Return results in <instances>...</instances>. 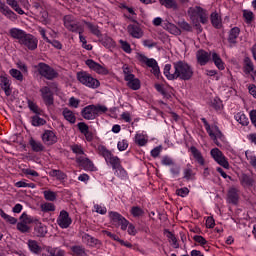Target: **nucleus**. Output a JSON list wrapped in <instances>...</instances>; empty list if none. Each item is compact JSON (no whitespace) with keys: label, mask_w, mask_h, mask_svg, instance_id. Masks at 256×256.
I'll return each mask as SVG.
<instances>
[{"label":"nucleus","mask_w":256,"mask_h":256,"mask_svg":"<svg viewBox=\"0 0 256 256\" xmlns=\"http://www.w3.org/2000/svg\"><path fill=\"white\" fill-rule=\"evenodd\" d=\"M172 65L173 67H176V74L180 81H191L193 78V67H191L189 63L179 60L177 62H173Z\"/></svg>","instance_id":"f257e3e1"},{"label":"nucleus","mask_w":256,"mask_h":256,"mask_svg":"<svg viewBox=\"0 0 256 256\" xmlns=\"http://www.w3.org/2000/svg\"><path fill=\"white\" fill-rule=\"evenodd\" d=\"M107 110V106L92 104L84 107L81 111V115L83 119L91 121L93 119H97V117H99V113H107Z\"/></svg>","instance_id":"f03ea898"},{"label":"nucleus","mask_w":256,"mask_h":256,"mask_svg":"<svg viewBox=\"0 0 256 256\" xmlns=\"http://www.w3.org/2000/svg\"><path fill=\"white\" fill-rule=\"evenodd\" d=\"M188 16L190 21H199L202 25H207L209 23V13L207 10L203 9L201 6H194L188 9Z\"/></svg>","instance_id":"7ed1b4c3"},{"label":"nucleus","mask_w":256,"mask_h":256,"mask_svg":"<svg viewBox=\"0 0 256 256\" xmlns=\"http://www.w3.org/2000/svg\"><path fill=\"white\" fill-rule=\"evenodd\" d=\"M98 154L105 158L106 163H109L112 169H121V159L117 156H113V153L107 147L99 145L97 148Z\"/></svg>","instance_id":"20e7f679"},{"label":"nucleus","mask_w":256,"mask_h":256,"mask_svg":"<svg viewBox=\"0 0 256 256\" xmlns=\"http://www.w3.org/2000/svg\"><path fill=\"white\" fill-rule=\"evenodd\" d=\"M76 77L79 83H82V85H85V87H89L90 89H97L101 85L99 80L93 78L91 74L85 71L77 72Z\"/></svg>","instance_id":"39448f33"},{"label":"nucleus","mask_w":256,"mask_h":256,"mask_svg":"<svg viewBox=\"0 0 256 256\" xmlns=\"http://www.w3.org/2000/svg\"><path fill=\"white\" fill-rule=\"evenodd\" d=\"M35 69H37L41 77H44V79H47L48 81H53V79H57L59 77V73L56 72L53 67L43 62L38 63V65L35 66Z\"/></svg>","instance_id":"423d86ee"},{"label":"nucleus","mask_w":256,"mask_h":256,"mask_svg":"<svg viewBox=\"0 0 256 256\" xmlns=\"http://www.w3.org/2000/svg\"><path fill=\"white\" fill-rule=\"evenodd\" d=\"M63 21L64 26L66 27V29H68V31H71L72 33H79V35L83 33V26H81L79 22L75 20V17L71 15H66L64 16Z\"/></svg>","instance_id":"0eeeda50"},{"label":"nucleus","mask_w":256,"mask_h":256,"mask_svg":"<svg viewBox=\"0 0 256 256\" xmlns=\"http://www.w3.org/2000/svg\"><path fill=\"white\" fill-rule=\"evenodd\" d=\"M140 63H145L147 67H150L152 69L153 75L155 77L159 78V75L161 73V70L159 69V65L157 64V60L153 58H147V56L140 54L138 57Z\"/></svg>","instance_id":"6e6552de"},{"label":"nucleus","mask_w":256,"mask_h":256,"mask_svg":"<svg viewBox=\"0 0 256 256\" xmlns=\"http://www.w3.org/2000/svg\"><path fill=\"white\" fill-rule=\"evenodd\" d=\"M211 156L221 167H224V169H229V161H227V158L223 155V152L219 150V148H214L210 152Z\"/></svg>","instance_id":"1a4fd4ad"},{"label":"nucleus","mask_w":256,"mask_h":256,"mask_svg":"<svg viewBox=\"0 0 256 256\" xmlns=\"http://www.w3.org/2000/svg\"><path fill=\"white\" fill-rule=\"evenodd\" d=\"M40 93L46 107H51V105L55 103V99L53 98V92L51 91V88H49L48 86H44L40 89Z\"/></svg>","instance_id":"9d476101"},{"label":"nucleus","mask_w":256,"mask_h":256,"mask_svg":"<svg viewBox=\"0 0 256 256\" xmlns=\"http://www.w3.org/2000/svg\"><path fill=\"white\" fill-rule=\"evenodd\" d=\"M38 43L39 40H37L35 36H33L32 34H26L20 45H24V47H27V49H29V51H35V49H37Z\"/></svg>","instance_id":"9b49d317"},{"label":"nucleus","mask_w":256,"mask_h":256,"mask_svg":"<svg viewBox=\"0 0 256 256\" xmlns=\"http://www.w3.org/2000/svg\"><path fill=\"white\" fill-rule=\"evenodd\" d=\"M110 218L113 221V223H115V225L121 226L122 231H125L127 227H129V221H127L125 217H123L121 214L117 212H110Z\"/></svg>","instance_id":"f8f14e48"},{"label":"nucleus","mask_w":256,"mask_h":256,"mask_svg":"<svg viewBox=\"0 0 256 256\" xmlns=\"http://www.w3.org/2000/svg\"><path fill=\"white\" fill-rule=\"evenodd\" d=\"M71 223H73V220H71V217H69V212L62 210L57 219V224L59 227H61V229H68Z\"/></svg>","instance_id":"ddd939ff"},{"label":"nucleus","mask_w":256,"mask_h":256,"mask_svg":"<svg viewBox=\"0 0 256 256\" xmlns=\"http://www.w3.org/2000/svg\"><path fill=\"white\" fill-rule=\"evenodd\" d=\"M197 63L201 65V67L207 65L209 61H211V52H207L203 49H200L196 53Z\"/></svg>","instance_id":"4468645a"},{"label":"nucleus","mask_w":256,"mask_h":256,"mask_svg":"<svg viewBox=\"0 0 256 256\" xmlns=\"http://www.w3.org/2000/svg\"><path fill=\"white\" fill-rule=\"evenodd\" d=\"M0 13L9 19V21H17V14H15L13 10L9 9V6H7L2 1H0Z\"/></svg>","instance_id":"2eb2a0df"},{"label":"nucleus","mask_w":256,"mask_h":256,"mask_svg":"<svg viewBox=\"0 0 256 256\" xmlns=\"http://www.w3.org/2000/svg\"><path fill=\"white\" fill-rule=\"evenodd\" d=\"M164 75L168 81H175L178 79L177 67L171 66V64H166L164 67Z\"/></svg>","instance_id":"dca6fc26"},{"label":"nucleus","mask_w":256,"mask_h":256,"mask_svg":"<svg viewBox=\"0 0 256 256\" xmlns=\"http://www.w3.org/2000/svg\"><path fill=\"white\" fill-rule=\"evenodd\" d=\"M227 202L231 205H237L239 203V189L231 187L227 193Z\"/></svg>","instance_id":"f3484780"},{"label":"nucleus","mask_w":256,"mask_h":256,"mask_svg":"<svg viewBox=\"0 0 256 256\" xmlns=\"http://www.w3.org/2000/svg\"><path fill=\"white\" fill-rule=\"evenodd\" d=\"M33 234L35 237H45L47 235V226L35 219Z\"/></svg>","instance_id":"a211bd4d"},{"label":"nucleus","mask_w":256,"mask_h":256,"mask_svg":"<svg viewBox=\"0 0 256 256\" xmlns=\"http://www.w3.org/2000/svg\"><path fill=\"white\" fill-rule=\"evenodd\" d=\"M42 141L45 145H55L57 143V135L51 130H46L42 135Z\"/></svg>","instance_id":"6ab92c4d"},{"label":"nucleus","mask_w":256,"mask_h":256,"mask_svg":"<svg viewBox=\"0 0 256 256\" xmlns=\"http://www.w3.org/2000/svg\"><path fill=\"white\" fill-rule=\"evenodd\" d=\"M82 241L86 243V245H89V247H101L100 240L87 233L82 235Z\"/></svg>","instance_id":"aec40b11"},{"label":"nucleus","mask_w":256,"mask_h":256,"mask_svg":"<svg viewBox=\"0 0 256 256\" xmlns=\"http://www.w3.org/2000/svg\"><path fill=\"white\" fill-rule=\"evenodd\" d=\"M76 163H79L85 171H95V165L89 158L78 157L76 158Z\"/></svg>","instance_id":"412c9836"},{"label":"nucleus","mask_w":256,"mask_h":256,"mask_svg":"<svg viewBox=\"0 0 256 256\" xmlns=\"http://www.w3.org/2000/svg\"><path fill=\"white\" fill-rule=\"evenodd\" d=\"M0 87L4 90L6 97H10L11 93H13L11 82H9V78L5 76H0Z\"/></svg>","instance_id":"4be33fe9"},{"label":"nucleus","mask_w":256,"mask_h":256,"mask_svg":"<svg viewBox=\"0 0 256 256\" xmlns=\"http://www.w3.org/2000/svg\"><path fill=\"white\" fill-rule=\"evenodd\" d=\"M127 30L129 35L134 37V39H141V37H143V31L138 25L130 24L128 25Z\"/></svg>","instance_id":"5701e85b"},{"label":"nucleus","mask_w":256,"mask_h":256,"mask_svg":"<svg viewBox=\"0 0 256 256\" xmlns=\"http://www.w3.org/2000/svg\"><path fill=\"white\" fill-rule=\"evenodd\" d=\"M127 87L132 89V91H139L141 89V80L139 78H135V76H128Z\"/></svg>","instance_id":"b1692460"},{"label":"nucleus","mask_w":256,"mask_h":256,"mask_svg":"<svg viewBox=\"0 0 256 256\" xmlns=\"http://www.w3.org/2000/svg\"><path fill=\"white\" fill-rule=\"evenodd\" d=\"M190 152L193 155V158L195 159V161L203 167L205 165V158H203V154H201V151H199L197 147L191 146Z\"/></svg>","instance_id":"393cba45"},{"label":"nucleus","mask_w":256,"mask_h":256,"mask_svg":"<svg viewBox=\"0 0 256 256\" xmlns=\"http://www.w3.org/2000/svg\"><path fill=\"white\" fill-rule=\"evenodd\" d=\"M9 33H10V36L13 39H17L18 40V43H21L23 41L24 37L27 34V32H25V31H23L21 29H18V28L10 29Z\"/></svg>","instance_id":"a878e982"},{"label":"nucleus","mask_w":256,"mask_h":256,"mask_svg":"<svg viewBox=\"0 0 256 256\" xmlns=\"http://www.w3.org/2000/svg\"><path fill=\"white\" fill-rule=\"evenodd\" d=\"M27 245L31 253H34V255H39V253H41V246L36 240H28Z\"/></svg>","instance_id":"bb28decb"},{"label":"nucleus","mask_w":256,"mask_h":256,"mask_svg":"<svg viewBox=\"0 0 256 256\" xmlns=\"http://www.w3.org/2000/svg\"><path fill=\"white\" fill-rule=\"evenodd\" d=\"M210 20L215 29H221V27H223V24L221 23V17L217 12H213L210 15Z\"/></svg>","instance_id":"cd10ccee"},{"label":"nucleus","mask_w":256,"mask_h":256,"mask_svg":"<svg viewBox=\"0 0 256 256\" xmlns=\"http://www.w3.org/2000/svg\"><path fill=\"white\" fill-rule=\"evenodd\" d=\"M29 145H30L32 151H34L35 153H40V151L45 150V146H43V144L41 142L35 141V139H33V138L30 139Z\"/></svg>","instance_id":"c85d7f7f"},{"label":"nucleus","mask_w":256,"mask_h":256,"mask_svg":"<svg viewBox=\"0 0 256 256\" xmlns=\"http://www.w3.org/2000/svg\"><path fill=\"white\" fill-rule=\"evenodd\" d=\"M239 33H241V29L239 27H234L230 30L228 41L229 43L235 44L237 43V37H239Z\"/></svg>","instance_id":"c756f323"},{"label":"nucleus","mask_w":256,"mask_h":256,"mask_svg":"<svg viewBox=\"0 0 256 256\" xmlns=\"http://www.w3.org/2000/svg\"><path fill=\"white\" fill-rule=\"evenodd\" d=\"M160 5H163L166 7V9H174V11H177L179 9V6L177 5L176 0H158Z\"/></svg>","instance_id":"7c9ffc66"},{"label":"nucleus","mask_w":256,"mask_h":256,"mask_svg":"<svg viewBox=\"0 0 256 256\" xmlns=\"http://www.w3.org/2000/svg\"><path fill=\"white\" fill-rule=\"evenodd\" d=\"M85 25L88 27L89 31L91 32L92 35H95L96 37L101 38V30H99V26L94 25L91 22L84 21Z\"/></svg>","instance_id":"2f4dec72"},{"label":"nucleus","mask_w":256,"mask_h":256,"mask_svg":"<svg viewBox=\"0 0 256 256\" xmlns=\"http://www.w3.org/2000/svg\"><path fill=\"white\" fill-rule=\"evenodd\" d=\"M62 115L66 121L69 123L75 124V121H77V117H75V114H73V111L69 110L68 108H65L62 112Z\"/></svg>","instance_id":"473e14b6"},{"label":"nucleus","mask_w":256,"mask_h":256,"mask_svg":"<svg viewBox=\"0 0 256 256\" xmlns=\"http://www.w3.org/2000/svg\"><path fill=\"white\" fill-rule=\"evenodd\" d=\"M70 249L72 251L73 256H87V252L85 251V247H83L81 245L72 246Z\"/></svg>","instance_id":"72a5a7b5"},{"label":"nucleus","mask_w":256,"mask_h":256,"mask_svg":"<svg viewBox=\"0 0 256 256\" xmlns=\"http://www.w3.org/2000/svg\"><path fill=\"white\" fill-rule=\"evenodd\" d=\"M235 119L243 127H247V125H249V118H247V115H245V113H243V112L237 113L235 115Z\"/></svg>","instance_id":"f704fd0d"},{"label":"nucleus","mask_w":256,"mask_h":256,"mask_svg":"<svg viewBox=\"0 0 256 256\" xmlns=\"http://www.w3.org/2000/svg\"><path fill=\"white\" fill-rule=\"evenodd\" d=\"M6 3L12 7V9H14L18 15H25V11L19 7V2H17V0H6Z\"/></svg>","instance_id":"c9c22d12"},{"label":"nucleus","mask_w":256,"mask_h":256,"mask_svg":"<svg viewBox=\"0 0 256 256\" xmlns=\"http://www.w3.org/2000/svg\"><path fill=\"white\" fill-rule=\"evenodd\" d=\"M0 217H2L6 223H10V225H17V218L9 216L3 209H0Z\"/></svg>","instance_id":"e433bc0d"},{"label":"nucleus","mask_w":256,"mask_h":256,"mask_svg":"<svg viewBox=\"0 0 256 256\" xmlns=\"http://www.w3.org/2000/svg\"><path fill=\"white\" fill-rule=\"evenodd\" d=\"M244 72L246 73V75H249V73H253L255 71V68L253 66V62L251 61V58L246 57L244 59Z\"/></svg>","instance_id":"4c0bfd02"},{"label":"nucleus","mask_w":256,"mask_h":256,"mask_svg":"<svg viewBox=\"0 0 256 256\" xmlns=\"http://www.w3.org/2000/svg\"><path fill=\"white\" fill-rule=\"evenodd\" d=\"M49 176L56 177V179H58L59 181H63L64 179L67 178V174L61 170H51L49 172Z\"/></svg>","instance_id":"58836bf2"},{"label":"nucleus","mask_w":256,"mask_h":256,"mask_svg":"<svg viewBox=\"0 0 256 256\" xmlns=\"http://www.w3.org/2000/svg\"><path fill=\"white\" fill-rule=\"evenodd\" d=\"M100 41L102 45L106 47V49H111L112 47H115V41H113V38L109 36H105Z\"/></svg>","instance_id":"ea45409f"},{"label":"nucleus","mask_w":256,"mask_h":256,"mask_svg":"<svg viewBox=\"0 0 256 256\" xmlns=\"http://www.w3.org/2000/svg\"><path fill=\"white\" fill-rule=\"evenodd\" d=\"M177 25L178 27H180V29H182V31H186L188 33H191V31H193V26H191V24H189L185 20L178 21Z\"/></svg>","instance_id":"a19ab883"},{"label":"nucleus","mask_w":256,"mask_h":256,"mask_svg":"<svg viewBox=\"0 0 256 256\" xmlns=\"http://www.w3.org/2000/svg\"><path fill=\"white\" fill-rule=\"evenodd\" d=\"M28 107H29L30 111H32V113H35L36 115H41V113H43V110L39 108L37 103H35L31 100H28Z\"/></svg>","instance_id":"79ce46f5"},{"label":"nucleus","mask_w":256,"mask_h":256,"mask_svg":"<svg viewBox=\"0 0 256 256\" xmlns=\"http://www.w3.org/2000/svg\"><path fill=\"white\" fill-rule=\"evenodd\" d=\"M40 209L43 213H49L51 211H55V204L51 202H46L44 204H41Z\"/></svg>","instance_id":"37998d69"},{"label":"nucleus","mask_w":256,"mask_h":256,"mask_svg":"<svg viewBox=\"0 0 256 256\" xmlns=\"http://www.w3.org/2000/svg\"><path fill=\"white\" fill-rule=\"evenodd\" d=\"M16 229L20 231V233H31V227L23 222H18Z\"/></svg>","instance_id":"c03bdc74"},{"label":"nucleus","mask_w":256,"mask_h":256,"mask_svg":"<svg viewBox=\"0 0 256 256\" xmlns=\"http://www.w3.org/2000/svg\"><path fill=\"white\" fill-rule=\"evenodd\" d=\"M20 222L24 223L25 225H31V223H35V219L31 218L27 213H22L20 216Z\"/></svg>","instance_id":"a18cd8bd"},{"label":"nucleus","mask_w":256,"mask_h":256,"mask_svg":"<svg viewBox=\"0 0 256 256\" xmlns=\"http://www.w3.org/2000/svg\"><path fill=\"white\" fill-rule=\"evenodd\" d=\"M184 179H186V181L195 179V173H193L191 166H188L186 169H184Z\"/></svg>","instance_id":"49530a36"},{"label":"nucleus","mask_w":256,"mask_h":256,"mask_svg":"<svg viewBox=\"0 0 256 256\" xmlns=\"http://www.w3.org/2000/svg\"><path fill=\"white\" fill-rule=\"evenodd\" d=\"M130 213L133 215V217H143L145 211H143V209H141L139 206H134L131 208Z\"/></svg>","instance_id":"de8ad7c7"},{"label":"nucleus","mask_w":256,"mask_h":256,"mask_svg":"<svg viewBox=\"0 0 256 256\" xmlns=\"http://www.w3.org/2000/svg\"><path fill=\"white\" fill-rule=\"evenodd\" d=\"M38 19L41 23H43V25H47V23H49V13L46 10L40 11Z\"/></svg>","instance_id":"09e8293b"},{"label":"nucleus","mask_w":256,"mask_h":256,"mask_svg":"<svg viewBox=\"0 0 256 256\" xmlns=\"http://www.w3.org/2000/svg\"><path fill=\"white\" fill-rule=\"evenodd\" d=\"M43 193H44V199H46V201H56L57 200V193H55L51 190H46Z\"/></svg>","instance_id":"8fccbe9b"},{"label":"nucleus","mask_w":256,"mask_h":256,"mask_svg":"<svg viewBox=\"0 0 256 256\" xmlns=\"http://www.w3.org/2000/svg\"><path fill=\"white\" fill-rule=\"evenodd\" d=\"M201 121L204 124V127H205L209 137H211V139H215V133L213 132V130H211V125H209V122H207V119L202 118Z\"/></svg>","instance_id":"3c124183"},{"label":"nucleus","mask_w":256,"mask_h":256,"mask_svg":"<svg viewBox=\"0 0 256 256\" xmlns=\"http://www.w3.org/2000/svg\"><path fill=\"white\" fill-rule=\"evenodd\" d=\"M167 233V238L172 242L174 249H179V243L177 242V237H175V234H173L171 231H167Z\"/></svg>","instance_id":"603ef678"},{"label":"nucleus","mask_w":256,"mask_h":256,"mask_svg":"<svg viewBox=\"0 0 256 256\" xmlns=\"http://www.w3.org/2000/svg\"><path fill=\"white\" fill-rule=\"evenodd\" d=\"M45 123H47V121L37 115L32 117V125L34 127H40V125H45Z\"/></svg>","instance_id":"864d4df0"},{"label":"nucleus","mask_w":256,"mask_h":256,"mask_svg":"<svg viewBox=\"0 0 256 256\" xmlns=\"http://www.w3.org/2000/svg\"><path fill=\"white\" fill-rule=\"evenodd\" d=\"M243 17H244L246 23H248V24L253 23L254 14L252 11L244 10Z\"/></svg>","instance_id":"5fc2aeb1"},{"label":"nucleus","mask_w":256,"mask_h":256,"mask_svg":"<svg viewBox=\"0 0 256 256\" xmlns=\"http://www.w3.org/2000/svg\"><path fill=\"white\" fill-rule=\"evenodd\" d=\"M10 75L14 79H17V81H23V74L21 73V71H19L17 69H11Z\"/></svg>","instance_id":"6e6d98bb"},{"label":"nucleus","mask_w":256,"mask_h":256,"mask_svg":"<svg viewBox=\"0 0 256 256\" xmlns=\"http://www.w3.org/2000/svg\"><path fill=\"white\" fill-rule=\"evenodd\" d=\"M119 43L125 53H131V51H132L131 44H129L127 41H124V40H120Z\"/></svg>","instance_id":"4d7b16f0"},{"label":"nucleus","mask_w":256,"mask_h":256,"mask_svg":"<svg viewBox=\"0 0 256 256\" xmlns=\"http://www.w3.org/2000/svg\"><path fill=\"white\" fill-rule=\"evenodd\" d=\"M94 71L95 73H98V75H109V70H107V68L103 67L101 64H98Z\"/></svg>","instance_id":"13d9d810"},{"label":"nucleus","mask_w":256,"mask_h":256,"mask_svg":"<svg viewBox=\"0 0 256 256\" xmlns=\"http://www.w3.org/2000/svg\"><path fill=\"white\" fill-rule=\"evenodd\" d=\"M136 143L140 147H144V145H147V139H145V136H142L141 134L136 135Z\"/></svg>","instance_id":"bf43d9fd"},{"label":"nucleus","mask_w":256,"mask_h":256,"mask_svg":"<svg viewBox=\"0 0 256 256\" xmlns=\"http://www.w3.org/2000/svg\"><path fill=\"white\" fill-rule=\"evenodd\" d=\"M167 29H169L171 31V33H173V35L181 34V30L178 29V27L175 24L168 23Z\"/></svg>","instance_id":"052dcab7"},{"label":"nucleus","mask_w":256,"mask_h":256,"mask_svg":"<svg viewBox=\"0 0 256 256\" xmlns=\"http://www.w3.org/2000/svg\"><path fill=\"white\" fill-rule=\"evenodd\" d=\"M86 65L91 69L92 71H95L99 65V63L95 62L93 59L86 60Z\"/></svg>","instance_id":"680f3d73"},{"label":"nucleus","mask_w":256,"mask_h":256,"mask_svg":"<svg viewBox=\"0 0 256 256\" xmlns=\"http://www.w3.org/2000/svg\"><path fill=\"white\" fill-rule=\"evenodd\" d=\"M77 127H78L80 133H82V135H84V133H86V131L89 130V125H87L85 122L78 123Z\"/></svg>","instance_id":"e2e57ef3"},{"label":"nucleus","mask_w":256,"mask_h":256,"mask_svg":"<svg viewBox=\"0 0 256 256\" xmlns=\"http://www.w3.org/2000/svg\"><path fill=\"white\" fill-rule=\"evenodd\" d=\"M176 194L179 195V197H187V195H189V188L184 187L177 189Z\"/></svg>","instance_id":"0e129e2a"},{"label":"nucleus","mask_w":256,"mask_h":256,"mask_svg":"<svg viewBox=\"0 0 256 256\" xmlns=\"http://www.w3.org/2000/svg\"><path fill=\"white\" fill-rule=\"evenodd\" d=\"M193 239L196 243H199L203 247V245H207V240L203 236L195 235Z\"/></svg>","instance_id":"69168bd1"},{"label":"nucleus","mask_w":256,"mask_h":256,"mask_svg":"<svg viewBox=\"0 0 256 256\" xmlns=\"http://www.w3.org/2000/svg\"><path fill=\"white\" fill-rule=\"evenodd\" d=\"M161 163H162V165H166V166L175 165V162L169 156H164L162 158Z\"/></svg>","instance_id":"338daca9"},{"label":"nucleus","mask_w":256,"mask_h":256,"mask_svg":"<svg viewBox=\"0 0 256 256\" xmlns=\"http://www.w3.org/2000/svg\"><path fill=\"white\" fill-rule=\"evenodd\" d=\"M117 147L119 151H125L129 147V143H127V140H122L118 142Z\"/></svg>","instance_id":"774afa93"}]
</instances>
